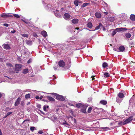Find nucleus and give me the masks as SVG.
<instances>
[{
  "label": "nucleus",
  "mask_w": 135,
  "mask_h": 135,
  "mask_svg": "<svg viewBox=\"0 0 135 135\" xmlns=\"http://www.w3.org/2000/svg\"><path fill=\"white\" fill-rule=\"evenodd\" d=\"M52 95H57L56 96V99L59 100H61L62 101H64L65 100V99L64 97L62 95H57V94L56 93H53L51 94Z\"/></svg>",
  "instance_id": "nucleus-1"
},
{
  "label": "nucleus",
  "mask_w": 135,
  "mask_h": 135,
  "mask_svg": "<svg viewBox=\"0 0 135 135\" xmlns=\"http://www.w3.org/2000/svg\"><path fill=\"white\" fill-rule=\"evenodd\" d=\"M133 117L131 116L128 119H127L124 121L123 123V124L124 125H125L126 124L129 123L132 120Z\"/></svg>",
  "instance_id": "nucleus-2"
},
{
  "label": "nucleus",
  "mask_w": 135,
  "mask_h": 135,
  "mask_svg": "<svg viewBox=\"0 0 135 135\" xmlns=\"http://www.w3.org/2000/svg\"><path fill=\"white\" fill-rule=\"evenodd\" d=\"M2 46L5 49L8 50L11 49V47L8 44H4L2 45Z\"/></svg>",
  "instance_id": "nucleus-3"
},
{
  "label": "nucleus",
  "mask_w": 135,
  "mask_h": 135,
  "mask_svg": "<svg viewBox=\"0 0 135 135\" xmlns=\"http://www.w3.org/2000/svg\"><path fill=\"white\" fill-rule=\"evenodd\" d=\"M65 62L63 60H60L58 62V65L61 67H64L65 65Z\"/></svg>",
  "instance_id": "nucleus-4"
},
{
  "label": "nucleus",
  "mask_w": 135,
  "mask_h": 135,
  "mask_svg": "<svg viewBox=\"0 0 135 135\" xmlns=\"http://www.w3.org/2000/svg\"><path fill=\"white\" fill-rule=\"evenodd\" d=\"M22 65L20 64H17L15 65V70L16 71H19L21 70Z\"/></svg>",
  "instance_id": "nucleus-5"
},
{
  "label": "nucleus",
  "mask_w": 135,
  "mask_h": 135,
  "mask_svg": "<svg viewBox=\"0 0 135 135\" xmlns=\"http://www.w3.org/2000/svg\"><path fill=\"white\" fill-rule=\"evenodd\" d=\"M125 35L126 38L127 39L130 38V40H131L133 39V38L131 37V34L129 33H126L125 34Z\"/></svg>",
  "instance_id": "nucleus-6"
},
{
  "label": "nucleus",
  "mask_w": 135,
  "mask_h": 135,
  "mask_svg": "<svg viewBox=\"0 0 135 135\" xmlns=\"http://www.w3.org/2000/svg\"><path fill=\"white\" fill-rule=\"evenodd\" d=\"M117 32H120L123 31H124L125 30H126L127 29L124 28H116L115 29Z\"/></svg>",
  "instance_id": "nucleus-7"
},
{
  "label": "nucleus",
  "mask_w": 135,
  "mask_h": 135,
  "mask_svg": "<svg viewBox=\"0 0 135 135\" xmlns=\"http://www.w3.org/2000/svg\"><path fill=\"white\" fill-rule=\"evenodd\" d=\"M64 16V18L66 20L69 18L70 17V15L68 13H65Z\"/></svg>",
  "instance_id": "nucleus-8"
},
{
  "label": "nucleus",
  "mask_w": 135,
  "mask_h": 135,
  "mask_svg": "<svg viewBox=\"0 0 135 135\" xmlns=\"http://www.w3.org/2000/svg\"><path fill=\"white\" fill-rule=\"evenodd\" d=\"M20 101L21 99L20 98H18L15 102V106L18 105L19 104Z\"/></svg>",
  "instance_id": "nucleus-9"
},
{
  "label": "nucleus",
  "mask_w": 135,
  "mask_h": 135,
  "mask_svg": "<svg viewBox=\"0 0 135 135\" xmlns=\"http://www.w3.org/2000/svg\"><path fill=\"white\" fill-rule=\"evenodd\" d=\"M125 49L124 47L122 46H120L118 48L119 50L121 52L124 51Z\"/></svg>",
  "instance_id": "nucleus-10"
},
{
  "label": "nucleus",
  "mask_w": 135,
  "mask_h": 135,
  "mask_svg": "<svg viewBox=\"0 0 135 135\" xmlns=\"http://www.w3.org/2000/svg\"><path fill=\"white\" fill-rule=\"evenodd\" d=\"M41 34L45 37H46L47 36V33L45 31H42Z\"/></svg>",
  "instance_id": "nucleus-11"
},
{
  "label": "nucleus",
  "mask_w": 135,
  "mask_h": 135,
  "mask_svg": "<svg viewBox=\"0 0 135 135\" xmlns=\"http://www.w3.org/2000/svg\"><path fill=\"white\" fill-rule=\"evenodd\" d=\"M78 21V19H74L72 20V22L74 24H76L77 23Z\"/></svg>",
  "instance_id": "nucleus-12"
},
{
  "label": "nucleus",
  "mask_w": 135,
  "mask_h": 135,
  "mask_svg": "<svg viewBox=\"0 0 135 135\" xmlns=\"http://www.w3.org/2000/svg\"><path fill=\"white\" fill-rule=\"evenodd\" d=\"M47 99L51 102H54L55 101V99L51 97H47Z\"/></svg>",
  "instance_id": "nucleus-13"
},
{
  "label": "nucleus",
  "mask_w": 135,
  "mask_h": 135,
  "mask_svg": "<svg viewBox=\"0 0 135 135\" xmlns=\"http://www.w3.org/2000/svg\"><path fill=\"white\" fill-rule=\"evenodd\" d=\"M95 16L99 18H100L101 16L100 14L98 12H97L95 13Z\"/></svg>",
  "instance_id": "nucleus-14"
},
{
  "label": "nucleus",
  "mask_w": 135,
  "mask_h": 135,
  "mask_svg": "<svg viewBox=\"0 0 135 135\" xmlns=\"http://www.w3.org/2000/svg\"><path fill=\"white\" fill-rule=\"evenodd\" d=\"M130 19L132 21L135 20V15H131L130 16Z\"/></svg>",
  "instance_id": "nucleus-15"
},
{
  "label": "nucleus",
  "mask_w": 135,
  "mask_h": 135,
  "mask_svg": "<svg viewBox=\"0 0 135 135\" xmlns=\"http://www.w3.org/2000/svg\"><path fill=\"white\" fill-rule=\"evenodd\" d=\"M58 10H56V11H55L54 12L55 14V16L58 17L59 16V12Z\"/></svg>",
  "instance_id": "nucleus-16"
},
{
  "label": "nucleus",
  "mask_w": 135,
  "mask_h": 135,
  "mask_svg": "<svg viewBox=\"0 0 135 135\" xmlns=\"http://www.w3.org/2000/svg\"><path fill=\"white\" fill-rule=\"evenodd\" d=\"M100 103L102 104L105 105L107 103V102L106 101L102 100L100 101Z\"/></svg>",
  "instance_id": "nucleus-17"
},
{
  "label": "nucleus",
  "mask_w": 135,
  "mask_h": 135,
  "mask_svg": "<svg viewBox=\"0 0 135 135\" xmlns=\"http://www.w3.org/2000/svg\"><path fill=\"white\" fill-rule=\"evenodd\" d=\"M87 26L90 28H91L93 26L92 23L90 22H89L87 24Z\"/></svg>",
  "instance_id": "nucleus-18"
},
{
  "label": "nucleus",
  "mask_w": 135,
  "mask_h": 135,
  "mask_svg": "<svg viewBox=\"0 0 135 135\" xmlns=\"http://www.w3.org/2000/svg\"><path fill=\"white\" fill-rule=\"evenodd\" d=\"M119 97L120 98H122L124 97V94L122 93H119L118 95Z\"/></svg>",
  "instance_id": "nucleus-19"
},
{
  "label": "nucleus",
  "mask_w": 135,
  "mask_h": 135,
  "mask_svg": "<svg viewBox=\"0 0 135 135\" xmlns=\"http://www.w3.org/2000/svg\"><path fill=\"white\" fill-rule=\"evenodd\" d=\"M102 25L101 23H100L99 26H97L95 28V30H97L100 28L102 26Z\"/></svg>",
  "instance_id": "nucleus-20"
},
{
  "label": "nucleus",
  "mask_w": 135,
  "mask_h": 135,
  "mask_svg": "<svg viewBox=\"0 0 135 135\" xmlns=\"http://www.w3.org/2000/svg\"><path fill=\"white\" fill-rule=\"evenodd\" d=\"M26 42L27 45H31L32 44V41L30 40H27L26 41Z\"/></svg>",
  "instance_id": "nucleus-21"
},
{
  "label": "nucleus",
  "mask_w": 135,
  "mask_h": 135,
  "mask_svg": "<svg viewBox=\"0 0 135 135\" xmlns=\"http://www.w3.org/2000/svg\"><path fill=\"white\" fill-rule=\"evenodd\" d=\"M7 66L8 67H13L12 64L9 63L7 62L6 63Z\"/></svg>",
  "instance_id": "nucleus-22"
},
{
  "label": "nucleus",
  "mask_w": 135,
  "mask_h": 135,
  "mask_svg": "<svg viewBox=\"0 0 135 135\" xmlns=\"http://www.w3.org/2000/svg\"><path fill=\"white\" fill-rule=\"evenodd\" d=\"M104 77H108L109 76V73H104Z\"/></svg>",
  "instance_id": "nucleus-23"
},
{
  "label": "nucleus",
  "mask_w": 135,
  "mask_h": 135,
  "mask_svg": "<svg viewBox=\"0 0 135 135\" xmlns=\"http://www.w3.org/2000/svg\"><path fill=\"white\" fill-rule=\"evenodd\" d=\"M28 72V69H24L23 72V73L24 74H26Z\"/></svg>",
  "instance_id": "nucleus-24"
},
{
  "label": "nucleus",
  "mask_w": 135,
  "mask_h": 135,
  "mask_svg": "<svg viewBox=\"0 0 135 135\" xmlns=\"http://www.w3.org/2000/svg\"><path fill=\"white\" fill-rule=\"evenodd\" d=\"M30 130L32 132L33 131L35 130H36V129L34 127H30Z\"/></svg>",
  "instance_id": "nucleus-25"
},
{
  "label": "nucleus",
  "mask_w": 135,
  "mask_h": 135,
  "mask_svg": "<svg viewBox=\"0 0 135 135\" xmlns=\"http://www.w3.org/2000/svg\"><path fill=\"white\" fill-rule=\"evenodd\" d=\"M108 66V64L107 63L104 62L103 64V66L104 68H105Z\"/></svg>",
  "instance_id": "nucleus-26"
},
{
  "label": "nucleus",
  "mask_w": 135,
  "mask_h": 135,
  "mask_svg": "<svg viewBox=\"0 0 135 135\" xmlns=\"http://www.w3.org/2000/svg\"><path fill=\"white\" fill-rule=\"evenodd\" d=\"M89 4V3H84L81 6V7H84L86 6H87Z\"/></svg>",
  "instance_id": "nucleus-27"
},
{
  "label": "nucleus",
  "mask_w": 135,
  "mask_h": 135,
  "mask_svg": "<svg viewBox=\"0 0 135 135\" xmlns=\"http://www.w3.org/2000/svg\"><path fill=\"white\" fill-rule=\"evenodd\" d=\"M102 128L104 131H107L109 129V127H102Z\"/></svg>",
  "instance_id": "nucleus-28"
},
{
  "label": "nucleus",
  "mask_w": 135,
  "mask_h": 135,
  "mask_svg": "<svg viewBox=\"0 0 135 135\" xmlns=\"http://www.w3.org/2000/svg\"><path fill=\"white\" fill-rule=\"evenodd\" d=\"M109 21L112 22L114 21V18L113 17H111L109 18Z\"/></svg>",
  "instance_id": "nucleus-29"
},
{
  "label": "nucleus",
  "mask_w": 135,
  "mask_h": 135,
  "mask_svg": "<svg viewBox=\"0 0 135 135\" xmlns=\"http://www.w3.org/2000/svg\"><path fill=\"white\" fill-rule=\"evenodd\" d=\"M30 94H26L25 95V97L26 99H28L30 97Z\"/></svg>",
  "instance_id": "nucleus-30"
},
{
  "label": "nucleus",
  "mask_w": 135,
  "mask_h": 135,
  "mask_svg": "<svg viewBox=\"0 0 135 135\" xmlns=\"http://www.w3.org/2000/svg\"><path fill=\"white\" fill-rule=\"evenodd\" d=\"M12 113V112H8L7 113L6 115L5 116V118L7 117V116H8V115H10Z\"/></svg>",
  "instance_id": "nucleus-31"
},
{
  "label": "nucleus",
  "mask_w": 135,
  "mask_h": 135,
  "mask_svg": "<svg viewBox=\"0 0 135 135\" xmlns=\"http://www.w3.org/2000/svg\"><path fill=\"white\" fill-rule=\"evenodd\" d=\"M74 4L76 6H77L78 5V2L77 1H75L74 2Z\"/></svg>",
  "instance_id": "nucleus-32"
},
{
  "label": "nucleus",
  "mask_w": 135,
  "mask_h": 135,
  "mask_svg": "<svg viewBox=\"0 0 135 135\" xmlns=\"http://www.w3.org/2000/svg\"><path fill=\"white\" fill-rule=\"evenodd\" d=\"M117 32L115 30L113 31L112 34V36H113Z\"/></svg>",
  "instance_id": "nucleus-33"
},
{
  "label": "nucleus",
  "mask_w": 135,
  "mask_h": 135,
  "mask_svg": "<svg viewBox=\"0 0 135 135\" xmlns=\"http://www.w3.org/2000/svg\"><path fill=\"white\" fill-rule=\"evenodd\" d=\"M86 108H85L83 109H81V111L83 113H86Z\"/></svg>",
  "instance_id": "nucleus-34"
},
{
  "label": "nucleus",
  "mask_w": 135,
  "mask_h": 135,
  "mask_svg": "<svg viewBox=\"0 0 135 135\" xmlns=\"http://www.w3.org/2000/svg\"><path fill=\"white\" fill-rule=\"evenodd\" d=\"M49 107V106H48L47 105V106H46V105H45L44 107V108H43L44 110L45 111H46V108H48Z\"/></svg>",
  "instance_id": "nucleus-35"
},
{
  "label": "nucleus",
  "mask_w": 135,
  "mask_h": 135,
  "mask_svg": "<svg viewBox=\"0 0 135 135\" xmlns=\"http://www.w3.org/2000/svg\"><path fill=\"white\" fill-rule=\"evenodd\" d=\"M81 105V104L80 103H78L76 105V107L78 108H79Z\"/></svg>",
  "instance_id": "nucleus-36"
},
{
  "label": "nucleus",
  "mask_w": 135,
  "mask_h": 135,
  "mask_svg": "<svg viewBox=\"0 0 135 135\" xmlns=\"http://www.w3.org/2000/svg\"><path fill=\"white\" fill-rule=\"evenodd\" d=\"M1 16L3 17H6L7 16L6 14L3 13L2 14V15H1Z\"/></svg>",
  "instance_id": "nucleus-37"
},
{
  "label": "nucleus",
  "mask_w": 135,
  "mask_h": 135,
  "mask_svg": "<svg viewBox=\"0 0 135 135\" xmlns=\"http://www.w3.org/2000/svg\"><path fill=\"white\" fill-rule=\"evenodd\" d=\"M13 15L14 16H15V17H16V18L20 17V16L17 14H14Z\"/></svg>",
  "instance_id": "nucleus-38"
},
{
  "label": "nucleus",
  "mask_w": 135,
  "mask_h": 135,
  "mask_svg": "<svg viewBox=\"0 0 135 135\" xmlns=\"http://www.w3.org/2000/svg\"><path fill=\"white\" fill-rule=\"evenodd\" d=\"M92 109V108L91 107H89L88 109V113H90V112L91 111Z\"/></svg>",
  "instance_id": "nucleus-39"
},
{
  "label": "nucleus",
  "mask_w": 135,
  "mask_h": 135,
  "mask_svg": "<svg viewBox=\"0 0 135 135\" xmlns=\"http://www.w3.org/2000/svg\"><path fill=\"white\" fill-rule=\"evenodd\" d=\"M9 25L8 24H7V23H4L3 24V25L4 26H5L6 27H8L9 26Z\"/></svg>",
  "instance_id": "nucleus-40"
},
{
  "label": "nucleus",
  "mask_w": 135,
  "mask_h": 135,
  "mask_svg": "<svg viewBox=\"0 0 135 135\" xmlns=\"http://www.w3.org/2000/svg\"><path fill=\"white\" fill-rule=\"evenodd\" d=\"M22 36L23 37H28V36L27 34H25L22 35Z\"/></svg>",
  "instance_id": "nucleus-41"
},
{
  "label": "nucleus",
  "mask_w": 135,
  "mask_h": 135,
  "mask_svg": "<svg viewBox=\"0 0 135 135\" xmlns=\"http://www.w3.org/2000/svg\"><path fill=\"white\" fill-rule=\"evenodd\" d=\"M11 32L12 33H14L16 31L15 30L12 29V30H11Z\"/></svg>",
  "instance_id": "nucleus-42"
},
{
  "label": "nucleus",
  "mask_w": 135,
  "mask_h": 135,
  "mask_svg": "<svg viewBox=\"0 0 135 135\" xmlns=\"http://www.w3.org/2000/svg\"><path fill=\"white\" fill-rule=\"evenodd\" d=\"M43 133V132L42 131H39L38 132V133L40 134Z\"/></svg>",
  "instance_id": "nucleus-43"
},
{
  "label": "nucleus",
  "mask_w": 135,
  "mask_h": 135,
  "mask_svg": "<svg viewBox=\"0 0 135 135\" xmlns=\"http://www.w3.org/2000/svg\"><path fill=\"white\" fill-rule=\"evenodd\" d=\"M117 48L116 47H114L113 48V49L115 51H117Z\"/></svg>",
  "instance_id": "nucleus-44"
},
{
  "label": "nucleus",
  "mask_w": 135,
  "mask_h": 135,
  "mask_svg": "<svg viewBox=\"0 0 135 135\" xmlns=\"http://www.w3.org/2000/svg\"><path fill=\"white\" fill-rule=\"evenodd\" d=\"M62 124H67L68 125V124L67 123V122L66 121H65L64 122H63Z\"/></svg>",
  "instance_id": "nucleus-45"
},
{
  "label": "nucleus",
  "mask_w": 135,
  "mask_h": 135,
  "mask_svg": "<svg viewBox=\"0 0 135 135\" xmlns=\"http://www.w3.org/2000/svg\"><path fill=\"white\" fill-rule=\"evenodd\" d=\"M43 98V97L42 96H41L39 98L41 100Z\"/></svg>",
  "instance_id": "nucleus-46"
},
{
  "label": "nucleus",
  "mask_w": 135,
  "mask_h": 135,
  "mask_svg": "<svg viewBox=\"0 0 135 135\" xmlns=\"http://www.w3.org/2000/svg\"><path fill=\"white\" fill-rule=\"evenodd\" d=\"M117 102L118 103H120L121 102L120 101L118 100L117 99Z\"/></svg>",
  "instance_id": "nucleus-47"
},
{
  "label": "nucleus",
  "mask_w": 135,
  "mask_h": 135,
  "mask_svg": "<svg viewBox=\"0 0 135 135\" xmlns=\"http://www.w3.org/2000/svg\"><path fill=\"white\" fill-rule=\"evenodd\" d=\"M39 97L38 96H37L36 97V99H39Z\"/></svg>",
  "instance_id": "nucleus-48"
},
{
  "label": "nucleus",
  "mask_w": 135,
  "mask_h": 135,
  "mask_svg": "<svg viewBox=\"0 0 135 135\" xmlns=\"http://www.w3.org/2000/svg\"><path fill=\"white\" fill-rule=\"evenodd\" d=\"M37 107L38 108H41V106L39 104V105H37Z\"/></svg>",
  "instance_id": "nucleus-49"
},
{
  "label": "nucleus",
  "mask_w": 135,
  "mask_h": 135,
  "mask_svg": "<svg viewBox=\"0 0 135 135\" xmlns=\"http://www.w3.org/2000/svg\"><path fill=\"white\" fill-rule=\"evenodd\" d=\"M54 69L55 70H56V69H57V68H56V66H54Z\"/></svg>",
  "instance_id": "nucleus-50"
},
{
  "label": "nucleus",
  "mask_w": 135,
  "mask_h": 135,
  "mask_svg": "<svg viewBox=\"0 0 135 135\" xmlns=\"http://www.w3.org/2000/svg\"><path fill=\"white\" fill-rule=\"evenodd\" d=\"M2 94H3V93H2L0 92V98H1L2 96Z\"/></svg>",
  "instance_id": "nucleus-51"
},
{
  "label": "nucleus",
  "mask_w": 135,
  "mask_h": 135,
  "mask_svg": "<svg viewBox=\"0 0 135 135\" xmlns=\"http://www.w3.org/2000/svg\"><path fill=\"white\" fill-rule=\"evenodd\" d=\"M113 90V89L112 88H111L109 90V91H112Z\"/></svg>",
  "instance_id": "nucleus-52"
},
{
  "label": "nucleus",
  "mask_w": 135,
  "mask_h": 135,
  "mask_svg": "<svg viewBox=\"0 0 135 135\" xmlns=\"http://www.w3.org/2000/svg\"><path fill=\"white\" fill-rule=\"evenodd\" d=\"M94 76H93V77H92V80H94V79H95L94 78Z\"/></svg>",
  "instance_id": "nucleus-53"
},
{
  "label": "nucleus",
  "mask_w": 135,
  "mask_h": 135,
  "mask_svg": "<svg viewBox=\"0 0 135 135\" xmlns=\"http://www.w3.org/2000/svg\"><path fill=\"white\" fill-rule=\"evenodd\" d=\"M104 13L105 14V15H107L108 14V12H104Z\"/></svg>",
  "instance_id": "nucleus-54"
},
{
  "label": "nucleus",
  "mask_w": 135,
  "mask_h": 135,
  "mask_svg": "<svg viewBox=\"0 0 135 135\" xmlns=\"http://www.w3.org/2000/svg\"><path fill=\"white\" fill-rule=\"evenodd\" d=\"M30 60H28V61H27V63H30Z\"/></svg>",
  "instance_id": "nucleus-55"
},
{
  "label": "nucleus",
  "mask_w": 135,
  "mask_h": 135,
  "mask_svg": "<svg viewBox=\"0 0 135 135\" xmlns=\"http://www.w3.org/2000/svg\"><path fill=\"white\" fill-rule=\"evenodd\" d=\"M79 29V28H75V29H77V30H78Z\"/></svg>",
  "instance_id": "nucleus-56"
},
{
  "label": "nucleus",
  "mask_w": 135,
  "mask_h": 135,
  "mask_svg": "<svg viewBox=\"0 0 135 135\" xmlns=\"http://www.w3.org/2000/svg\"><path fill=\"white\" fill-rule=\"evenodd\" d=\"M8 109V110H11V108H7V109Z\"/></svg>",
  "instance_id": "nucleus-57"
},
{
  "label": "nucleus",
  "mask_w": 135,
  "mask_h": 135,
  "mask_svg": "<svg viewBox=\"0 0 135 135\" xmlns=\"http://www.w3.org/2000/svg\"><path fill=\"white\" fill-rule=\"evenodd\" d=\"M28 120H25L24 121H23V122H25L26 121H28Z\"/></svg>",
  "instance_id": "nucleus-58"
},
{
  "label": "nucleus",
  "mask_w": 135,
  "mask_h": 135,
  "mask_svg": "<svg viewBox=\"0 0 135 135\" xmlns=\"http://www.w3.org/2000/svg\"><path fill=\"white\" fill-rule=\"evenodd\" d=\"M24 22H25L26 23H27V22H26V21H24Z\"/></svg>",
  "instance_id": "nucleus-59"
},
{
  "label": "nucleus",
  "mask_w": 135,
  "mask_h": 135,
  "mask_svg": "<svg viewBox=\"0 0 135 135\" xmlns=\"http://www.w3.org/2000/svg\"><path fill=\"white\" fill-rule=\"evenodd\" d=\"M70 105H71V106H74L73 104H70Z\"/></svg>",
  "instance_id": "nucleus-60"
},
{
  "label": "nucleus",
  "mask_w": 135,
  "mask_h": 135,
  "mask_svg": "<svg viewBox=\"0 0 135 135\" xmlns=\"http://www.w3.org/2000/svg\"><path fill=\"white\" fill-rule=\"evenodd\" d=\"M32 72H33V71H32Z\"/></svg>",
  "instance_id": "nucleus-61"
},
{
  "label": "nucleus",
  "mask_w": 135,
  "mask_h": 135,
  "mask_svg": "<svg viewBox=\"0 0 135 135\" xmlns=\"http://www.w3.org/2000/svg\"><path fill=\"white\" fill-rule=\"evenodd\" d=\"M50 135H53L52 134H50Z\"/></svg>",
  "instance_id": "nucleus-62"
},
{
  "label": "nucleus",
  "mask_w": 135,
  "mask_h": 135,
  "mask_svg": "<svg viewBox=\"0 0 135 135\" xmlns=\"http://www.w3.org/2000/svg\"><path fill=\"white\" fill-rule=\"evenodd\" d=\"M86 30H88V29L87 28H86Z\"/></svg>",
  "instance_id": "nucleus-63"
},
{
  "label": "nucleus",
  "mask_w": 135,
  "mask_h": 135,
  "mask_svg": "<svg viewBox=\"0 0 135 135\" xmlns=\"http://www.w3.org/2000/svg\"><path fill=\"white\" fill-rule=\"evenodd\" d=\"M0 135H2L1 134H0Z\"/></svg>",
  "instance_id": "nucleus-64"
}]
</instances>
